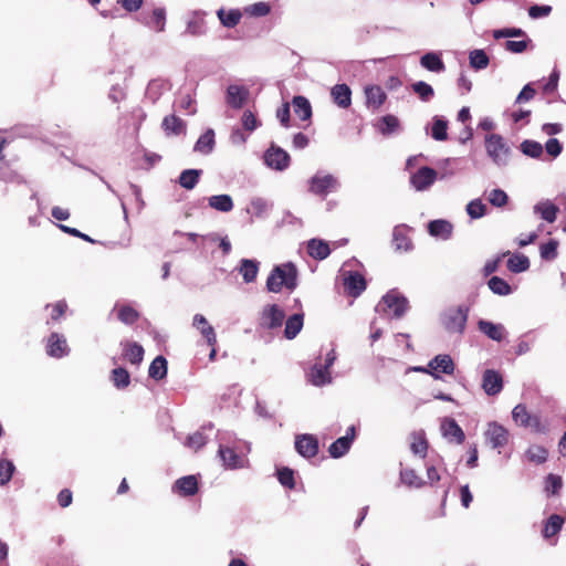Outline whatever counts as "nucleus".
I'll use <instances>...</instances> for the list:
<instances>
[{
    "label": "nucleus",
    "instance_id": "nucleus-17",
    "mask_svg": "<svg viewBox=\"0 0 566 566\" xmlns=\"http://www.w3.org/2000/svg\"><path fill=\"white\" fill-rule=\"evenodd\" d=\"M486 439L493 448L504 447L509 442L510 432L501 424L490 423L486 430Z\"/></svg>",
    "mask_w": 566,
    "mask_h": 566
},
{
    "label": "nucleus",
    "instance_id": "nucleus-64",
    "mask_svg": "<svg viewBox=\"0 0 566 566\" xmlns=\"http://www.w3.org/2000/svg\"><path fill=\"white\" fill-rule=\"evenodd\" d=\"M493 36H494V39L525 36V32L522 29H517V28H505V29L495 30L493 32Z\"/></svg>",
    "mask_w": 566,
    "mask_h": 566
},
{
    "label": "nucleus",
    "instance_id": "nucleus-9",
    "mask_svg": "<svg viewBox=\"0 0 566 566\" xmlns=\"http://www.w3.org/2000/svg\"><path fill=\"white\" fill-rule=\"evenodd\" d=\"M337 186V180L332 175H315L310 181V191L316 196L325 197Z\"/></svg>",
    "mask_w": 566,
    "mask_h": 566
},
{
    "label": "nucleus",
    "instance_id": "nucleus-24",
    "mask_svg": "<svg viewBox=\"0 0 566 566\" xmlns=\"http://www.w3.org/2000/svg\"><path fill=\"white\" fill-rule=\"evenodd\" d=\"M365 95L367 106L374 109H378L387 98L385 91L379 85L367 86Z\"/></svg>",
    "mask_w": 566,
    "mask_h": 566
},
{
    "label": "nucleus",
    "instance_id": "nucleus-46",
    "mask_svg": "<svg viewBox=\"0 0 566 566\" xmlns=\"http://www.w3.org/2000/svg\"><path fill=\"white\" fill-rule=\"evenodd\" d=\"M530 268V260L524 254H515L507 260V269L513 273H521Z\"/></svg>",
    "mask_w": 566,
    "mask_h": 566
},
{
    "label": "nucleus",
    "instance_id": "nucleus-19",
    "mask_svg": "<svg viewBox=\"0 0 566 566\" xmlns=\"http://www.w3.org/2000/svg\"><path fill=\"white\" fill-rule=\"evenodd\" d=\"M249 91L239 85H230L227 90V103L233 108H241L247 102Z\"/></svg>",
    "mask_w": 566,
    "mask_h": 566
},
{
    "label": "nucleus",
    "instance_id": "nucleus-7",
    "mask_svg": "<svg viewBox=\"0 0 566 566\" xmlns=\"http://www.w3.org/2000/svg\"><path fill=\"white\" fill-rule=\"evenodd\" d=\"M295 449L303 458H314L319 450L318 440L315 436L308 433L296 436Z\"/></svg>",
    "mask_w": 566,
    "mask_h": 566
},
{
    "label": "nucleus",
    "instance_id": "nucleus-40",
    "mask_svg": "<svg viewBox=\"0 0 566 566\" xmlns=\"http://www.w3.org/2000/svg\"><path fill=\"white\" fill-rule=\"evenodd\" d=\"M217 15L221 22V24L226 28H234L239 24L242 14L239 10L232 9L229 11H226L224 9H220L217 12Z\"/></svg>",
    "mask_w": 566,
    "mask_h": 566
},
{
    "label": "nucleus",
    "instance_id": "nucleus-3",
    "mask_svg": "<svg viewBox=\"0 0 566 566\" xmlns=\"http://www.w3.org/2000/svg\"><path fill=\"white\" fill-rule=\"evenodd\" d=\"M512 418L517 426L530 428L535 432H545L546 430L541 421V417L531 413L523 403H518L513 408Z\"/></svg>",
    "mask_w": 566,
    "mask_h": 566
},
{
    "label": "nucleus",
    "instance_id": "nucleus-12",
    "mask_svg": "<svg viewBox=\"0 0 566 566\" xmlns=\"http://www.w3.org/2000/svg\"><path fill=\"white\" fill-rule=\"evenodd\" d=\"M344 287L349 296L358 297L366 290L367 283L363 274L354 271L344 277Z\"/></svg>",
    "mask_w": 566,
    "mask_h": 566
},
{
    "label": "nucleus",
    "instance_id": "nucleus-33",
    "mask_svg": "<svg viewBox=\"0 0 566 566\" xmlns=\"http://www.w3.org/2000/svg\"><path fill=\"white\" fill-rule=\"evenodd\" d=\"M292 105L295 115L302 120H308L312 117V106L308 99L304 96H294Z\"/></svg>",
    "mask_w": 566,
    "mask_h": 566
},
{
    "label": "nucleus",
    "instance_id": "nucleus-43",
    "mask_svg": "<svg viewBox=\"0 0 566 566\" xmlns=\"http://www.w3.org/2000/svg\"><path fill=\"white\" fill-rule=\"evenodd\" d=\"M209 206L221 212H229L233 209V201L229 195H217L209 198Z\"/></svg>",
    "mask_w": 566,
    "mask_h": 566
},
{
    "label": "nucleus",
    "instance_id": "nucleus-54",
    "mask_svg": "<svg viewBox=\"0 0 566 566\" xmlns=\"http://www.w3.org/2000/svg\"><path fill=\"white\" fill-rule=\"evenodd\" d=\"M412 91L419 96V98L423 102L430 101L433 95L434 91L428 83L423 81L416 82L411 85Z\"/></svg>",
    "mask_w": 566,
    "mask_h": 566
},
{
    "label": "nucleus",
    "instance_id": "nucleus-45",
    "mask_svg": "<svg viewBox=\"0 0 566 566\" xmlns=\"http://www.w3.org/2000/svg\"><path fill=\"white\" fill-rule=\"evenodd\" d=\"M535 210L541 213V217L547 222H554L559 211L558 207L549 201L542 202L535 207Z\"/></svg>",
    "mask_w": 566,
    "mask_h": 566
},
{
    "label": "nucleus",
    "instance_id": "nucleus-10",
    "mask_svg": "<svg viewBox=\"0 0 566 566\" xmlns=\"http://www.w3.org/2000/svg\"><path fill=\"white\" fill-rule=\"evenodd\" d=\"M356 437V430L354 426H350L347 429L346 436L338 438L335 440L328 448L329 455L334 459H338L345 455Z\"/></svg>",
    "mask_w": 566,
    "mask_h": 566
},
{
    "label": "nucleus",
    "instance_id": "nucleus-58",
    "mask_svg": "<svg viewBox=\"0 0 566 566\" xmlns=\"http://www.w3.org/2000/svg\"><path fill=\"white\" fill-rule=\"evenodd\" d=\"M558 242L554 239L541 245V256L546 261H553L557 258Z\"/></svg>",
    "mask_w": 566,
    "mask_h": 566
},
{
    "label": "nucleus",
    "instance_id": "nucleus-26",
    "mask_svg": "<svg viewBox=\"0 0 566 566\" xmlns=\"http://www.w3.org/2000/svg\"><path fill=\"white\" fill-rule=\"evenodd\" d=\"M123 356L133 365H139L144 359V348L136 342L123 343Z\"/></svg>",
    "mask_w": 566,
    "mask_h": 566
},
{
    "label": "nucleus",
    "instance_id": "nucleus-28",
    "mask_svg": "<svg viewBox=\"0 0 566 566\" xmlns=\"http://www.w3.org/2000/svg\"><path fill=\"white\" fill-rule=\"evenodd\" d=\"M308 381L314 386H324L332 381L328 368L323 365H314L307 374Z\"/></svg>",
    "mask_w": 566,
    "mask_h": 566
},
{
    "label": "nucleus",
    "instance_id": "nucleus-13",
    "mask_svg": "<svg viewBox=\"0 0 566 566\" xmlns=\"http://www.w3.org/2000/svg\"><path fill=\"white\" fill-rule=\"evenodd\" d=\"M70 352L66 339L59 333H52L48 337L46 354L53 358H62Z\"/></svg>",
    "mask_w": 566,
    "mask_h": 566
},
{
    "label": "nucleus",
    "instance_id": "nucleus-22",
    "mask_svg": "<svg viewBox=\"0 0 566 566\" xmlns=\"http://www.w3.org/2000/svg\"><path fill=\"white\" fill-rule=\"evenodd\" d=\"M441 429L443 431V436L449 440L454 441L458 444L463 443L465 439L464 432L454 419H446L442 422Z\"/></svg>",
    "mask_w": 566,
    "mask_h": 566
},
{
    "label": "nucleus",
    "instance_id": "nucleus-25",
    "mask_svg": "<svg viewBox=\"0 0 566 566\" xmlns=\"http://www.w3.org/2000/svg\"><path fill=\"white\" fill-rule=\"evenodd\" d=\"M307 253L315 260H324L331 253L329 244L321 239H311L307 242Z\"/></svg>",
    "mask_w": 566,
    "mask_h": 566
},
{
    "label": "nucleus",
    "instance_id": "nucleus-60",
    "mask_svg": "<svg viewBox=\"0 0 566 566\" xmlns=\"http://www.w3.org/2000/svg\"><path fill=\"white\" fill-rule=\"evenodd\" d=\"M467 212L471 218L478 219L485 214L486 206L484 203H482V201L479 199L472 200L467 206Z\"/></svg>",
    "mask_w": 566,
    "mask_h": 566
},
{
    "label": "nucleus",
    "instance_id": "nucleus-61",
    "mask_svg": "<svg viewBox=\"0 0 566 566\" xmlns=\"http://www.w3.org/2000/svg\"><path fill=\"white\" fill-rule=\"evenodd\" d=\"M488 200L494 207H504L507 203L509 197L502 189H493L489 193Z\"/></svg>",
    "mask_w": 566,
    "mask_h": 566
},
{
    "label": "nucleus",
    "instance_id": "nucleus-16",
    "mask_svg": "<svg viewBox=\"0 0 566 566\" xmlns=\"http://www.w3.org/2000/svg\"><path fill=\"white\" fill-rule=\"evenodd\" d=\"M386 306L392 312L396 318H400L408 310V301L405 296L390 292L382 297Z\"/></svg>",
    "mask_w": 566,
    "mask_h": 566
},
{
    "label": "nucleus",
    "instance_id": "nucleus-31",
    "mask_svg": "<svg viewBox=\"0 0 566 566\" xmlns=\"http://www.w3.org/2000/svg\"><path fill=\"white\" fill-rule=\"evenodd\" d=\"M420 65L430 72L440 73L446 70V65L439 54L429 52L421 56Z\"/></svg>",
    "mask_w": 566,
    "mask_h": 566
},
{
    "label": "nucleus",
    "instance_id": "nucleus-4",
    "mask_svg": "<svg viewBox=\"0 0 566 566\" xmlns=\"http://www.w3.org/2000/svg\"><path fill=\"white\" fill-rule=\"evenodd\" d=\"M485 146L488 154L496 164L505 163L510 153V148L506 146L501 135L491 134L488 136Z\"/></svg>",
    "mask_w": 566,
    "mask_h": 566
},
{
    "label": "nucleus",
    "instance_id": "nucleus-62",
    "mask_svg": "<svg viewBox=\"0 0 566 566\" xmlns=\"http://www.w3.org/2000/svg\"><path fill=\"white\" fill-rule=\"evenodd\" d=\"M48 307H52L51 318L54 322H57L61 317H63L69 308L65 300H60L52 305L48 304L46 308Z\"/></svg>",
    "mask_w": 566,
    "mask_h": 566
},
{
    "label": "nucleus",
    "instance_id": "nucleus-32",
    "mask_svg": "<svg viewBox=\"0 0 566 566\" xmlns=\"http://www.w3.org/2000/svg\"><path fill=\"white\" fill-rule=\"evenodd\" d=\"M400 481L408 488L421 489L427 484L413 469L406 468L400 470Z\"/></svg>",
    "mask_w": 566,
    "mask_h": 566
},
{
    "label": "nucleus",
    "instance_id": "nucleus-6",
    "mask_svg": "<svg viewBox=\"0 0 566 566\" xmlns=\"http://www.w3.org/2000/svg\"><path fill=\"white\" fill-rule=\"evenodd\" d=\"M265 164L275 169L284 170L290 166V155L281 147L272 145L264 154Z\"/></svg>",
    "mask_w": 566,
    "mask_h": 566
},
{
    "label": "nucleus",
    "instance_id": "nucleus-36",
    "mask_svg": "<svg viewBox=\"0 0 566 566\" xmlns=\"http://www.w3.org/2000/svg\"><path fill=\"white\" fill-rule=\"evenodd\" d=\"M479 329L485 334L489 338L501 342L503 338V326L494 324L492 322L481 319L479 322Z\"/></svg>",
    "mask_w": 566,
    "mask_h": 566
},
{
    "label": "nucleus",
    "instance_id": "nucleus-59",
    "mask_svg": "<svg viewBox=\"0 0 566 566\" xmlns=\"http://www.w3.org/2000/svg\"><path fill=\"white\" fill-rule=\"evenodd\" d=\"M241 122H242L243 128L248 132H253L261 125V123L256 118L255 114L253 112H251L250 109H247L243 112Z\"/></svg>",
    "mask_w": 566,
    "mask_h": 566
},
{
    "label": "nucleus",
    "instance_id": "nucleus-42",
    "mask_svg": "<svg viewBox=\"0 0 566 566\" xmlns=\"http://www.w3.org/2000/svg\"><path fill=\"white\" fill-rule=\"evenodd\" d=\"M139 317V312L128 304L122 305L117 310V318L126 325L135 324Z\"/></svg>",
    "mask_w": 566,
    "mask_h": 566
},
{
    "label": "nucleus",
    "instance_id": "nucleus-52",
    "mask_svg": "<svg viewBox=\"0 0 566 566\" xmlns=\"http://www.w3.org/2000/svg\"><path fill=\"white\" fill-rule=\"evenodd\" d=\"M111 379L117 388H126L130 382L129 373L123 367L113 369Z\"/></svg>",
    "mask_w": 566,
    "mask_h": 566
},
{
    "label": "nucleus",
    "instance_id": "nucleus-37",
    "mask_svg": "<svg viewBox=\"0 0 566 566\" xmlns=\"http://www.w3.org/2000/svg\"><path fill=\"white\" fill-rule=\"evenodd\" d=\"M161 126L167 134L175 135L184 133L186 128L185 122L176 115L166 116L163 119Z\"/></svg>",
    "mask_w": 566,
    "mask_h": 566
},
{
    "label": "nucleus",
    "instance_id": "nucleus-51",
    "mask_svg": "<svg viewBox=\"0 0 566 566\" xmlns=\"http://www.w3.org/2000/svg\"><path fill=\"white\" fill-rule=\"evenodd\" d=\"M488 285L490 290L497 295H509L512 291L510 284L499 276H492L489 280Z\"/></svg>",
    "mask_w": 566,
    "mask_h": 566
},
{
    "label": "nucleus",
    "instance_id": "nucleus-21",
    "mask_svg": "<svg viewBox=\"0 0 566 566\" xmlns=\"http://www.w3.org/2000/svg\"><path fill=\"white\" fill-rule=\"evenodd\" d=\"M334 103L342 107L348 108L352 104V91L347 84H336L331 91Z\"/></svg>",
    "mask_w": 566,
    "mask_h": 566
},
{
    "label": "nucleus",
    "instance_id": "nucleus-34",
    "mask_svg": "<svg viewBox=\"0 0 566 566\" xmlns=\"http://www.w3.org/2000/svg\"><path fill=\"white\" fill-rule=\"evenodd\" d=\"M239 272L245 283H251L256 279L259 272V262L255 260L243 259L241 261Z\"/></svg>",
    "mask_w": 566,
    "mask_h": 566
},
{
    "label": "nucleus",
    "instance_id": "nucleus-2",
    "mask_svg": "<svg viewBox=\"0 0 566 566\" xmlns=\"http://www.w3.org/2000/svg\"><path fill=\"white\" fill-rule=\"evenodd\" d=\"M469 308L460 305L447 310L442 316V324L449 333L462 334L465 329Z\"/></svg>",
    "mask_w": 566,
    "mask_h": 566
},
{
    "label": "nucleus",
    "instance_id": "nucleus-20",
    "mask_svg": "<svg viewBox=\"0 0 566 566\" xmlns=\"http://www.w3.org/2000/svg\"><path fill=\"white\" fill-rule=\"evenodd\" d=\"M193 326L200 331L201 335L207 339L209 346L213 347L217 345V336L214 329L209 325L207 318L201 314L193 316Z\"/></svg>",
    "mask_w": 566,
    "mask_h": 566
},
{
    "label": "nucleus",
    "instance_id": "nucleus-56",
    "mask_svg": "<svg viewBox=\"0 0 566 566\" xmlns=\"http://www.w3.org/2000/svg\"><path fill=\"white\" fill-rule=\"evenodd\" d=\"M277 480L279 482L290 490H293L295 488V479H294V471L287 467L281 468L277 470Z\"/></svg>",
    "mask_w": 566,
    "mask_h": 566
},
{
    "label": "nucleus",
    "instance_id": "nucleus-5",
    "mask_svg": "<svg viewBox=\"0 0 566 566\" xmlns=\"http://www.w3.org/2000/svg\"><path fill=\"white\" fill-rule=\"evenodd\" d=\"M285 313L276 304L266 305L260 316V326L265 329H275L282 326Z\"/></svg>",
    "mask_w": 566,
    "mask_h": 566
},
{
    "label": "nucleus",
    "instance_id": "nucleus-14",
    "mask_svg": "<svg viewBox=\"0 0 566 566\" xmlns=\"http://www.w3.org/2000/svg\"><path fill=\"white\" fill-rule=\"evenodd\" d=\"M198 490V480L195 475L179 478L172 485V492L182 497L193 496Z\"/></svg>",
    "mask_w": 566,
    "mask_h": 566
},
{
    "label": "nucleus",
    "instance_id": "nucleus-63",
    "mask_svg": "<svg viewBox=\"0 0 566 566\" xmlns=\"http://www.w3.org/2000/svg\"><path fill=\"white\" fill-rule=\"evenodd\" d=\"M563 486V481L559 475L556 474H548L546 478V490L551 492L553 495H557L559 493V490Z\"/></svg>",
    "mask_w": 566,
    "mask_h": 566
},
{
    "label": "nucleus",
    "instance_id": "nucleus-38",
    "mask_svg": "<svg viewBox=\"0 0 566 566\" xmlns=\"http://www.w3.org/2000/svg\"><path fill=\"white\" fill-rule=\"evenodd\" d=\"M149 377L155 380H161L167 375V360L164 356H157L148 369Z\"/></svg>",
    "mask_w": 566,
    "mask_h": 566
},
{
    "label": "nucleus",
    "instance_id": "nucleus-35",
    "mask_svg": "<svg viewBox=\"0 0 566 566\" xmlns=\"http://www.w3.org/2000/svg\"><path fill=\"white\" fill-rule=\"evenodd\" d=\"M303 314H293L285 322L284 336L287 339H293L303 327Z\"/></svg>",
    "mask_w": 566,
    "mask_h": 566
},
{
    "label": "nucleus",
    "instance_id": "nucleus-18",
    "mask_svg": "<svg viewBox=\"0 0 566 566\" xmlns=\"http://www.w3.org/2000/svg\"><path fill=\"white\" fill-rule=\"evenodd\" d=\"M410 450L415 455L424 459L428 453L429 442L426 438V433L420 431H413L410 437Z\"/></svg>",
    "mask_w": 566,
    "mask_h": 566
},
{
    "label": "nucleus",
    "instance_id": "nucleus-57",
    "mask_svg": "<svg viewBox=\"0 0 566 566\" xmlns=\"http://www.w3.org/2000/svg\"><path fill=\"white\" fill-rule=\"evenodd\" d=\"M523 154L532 158H538L543 154V146L535 140H524L521 144Z\"/></svg>",
    "mask_w": 566,
    "mask_h": 566
},
{
    "label": "nucleus",
    "instance_id": "nucleus-53",
    "mask_svg": "<svg viewBox=\"0 0 566 566\" xmlns=\"http://www.w3.org/2000/svg\"><path fill=\"white\" fill-rule=\"evenodd\" d=\"M470 65L475 70H483L489 65V56L483 50H473L470 53Z\"/></svg>",
    "mask_w": 566,
    "mask_h": 566
},
{
    "label": "nucleus",
    "instance_id": "nucleus-44",
    "mask_svg": "<svg viewBox=\"0 0 566 566\" xmlns=\"http://www.w3.org/2000/svg\"><path fill=\"white\" fill-rule=\"evenodd\" d=\"M147 24L155 31L163 32L166 24V10L164 8H155Z\"/></svg>",
    "mask_w": 566,
    "mask_h": 566
},
{
    "label": "nucleus",
    "instance_id": "nucleus-23",
    "mask_svg": "<svg viewBox=\"0 0 566 566\" xmlns=\"http://www.w3.org/2000/svg\"><path fill=\"white\" fill-rule=\"evenodd\" d=\"M206 13L202 11H195L187 22L186 33L192 36H199L206 33Z\"/></svg>",
    "mask_w": 566,
    "mask_h": 566
},
{
    "label": "nucleus",
    "instance_id": "nucleus-49",
    "mask_svg": "<svg viewBox=\"0 0 566 566\" xmlns=\"http://www.w3.org/2000/svg\"><path fill=\"white\" fill-rule=\"evenodd\" d=\"M200 170L187 169L180 174L179 184L185 189H192L198 184Z\"/></svg>",
    "mask_w": 566,
    "mask_h": 566
},
{
    "label": "nucleus",
    "instance_id": "nucleus-1",
    "mask_svg": "<svg viewBox=\"0 0 566 566\" xmlns=\"http://www.w3.org/2000/svg\"><path fill=\"white\" fill-rule=\"evenodd\" d=\"M297 286V269L291 263L275 265L266 279V289L272 293H280L283 287L294 291Z\"/></svg>",
    "mask_w": 566,
    "mask_h": 566
},
{
    "label": "nucleus",
    "instance_id": "nucleus-47",
    "mask_svg": "<svg viewBox=\"0 0 566 566\" xmlns=\"http://www.w3.org/2000/svg\"><path fill=\"white\" fill-rule=\"evenodd\" d=\"M526 457L530 462L542 464L547 460L548 451L542 446L533 444L527 449Z\"/></svg>",
    "mask_w": 566,
    "mask_h": 566
},
{
    "label": "nucleus",
    "instance_id": "nucleus-48",
    "mask_svg": "<svg viewBox=\"0 0 566 566\" xmlns=\"http://www.w3.org/2000/svg\"><path fill=\"white\" fill-rule=\"evenodd\" d=\"M399 126V119L395 115L389 114L380 118L378 128L382 135H390L395 133Z\"/></svg>",
    "mask_w": 566,
    "mask_h": 566
},
{
    "label": "nucleus",
    "instance_id": "nucleus-15",
    "mask_svg": "<svg viewBox=\"0 0 566 566\" xmlns=\"http://www.w3.org/2000/svg\"><path fill=\"white\" fill-rule=\"evenodd\" d=\"M437 178V171L430 167H421L410 178L411 185L419 191L431 186Z\"/></svg>",
    "mask_w": 566,
    "mask_h": 566
},
{
    "label": "nucleus",
    "instance_id": "nucleus-11",
    "mask_svg": "<svg viewBox=\"0 0 566 566\" xmlns=\"http://www.w3.org/2000/svg\"><path fill=\"white\" fill-rule=\"evenodd\" d=\"M482 388L489 396H495L503 389L502 375L494 369H486L482 376Z\"/></svg>",
    "mask_w": 566,
    "mask_h": 566
},
{
    "label": "nucleus",
    "instance_id": "nucleus-30",
    "mask_svg": "<svg viewBox=\"0 0 566 566\" xmlns=\"http://www.w3.org/2000/svg\"><path fill=\"white\" fill-rule=\"evenodd\" d=\"M392 247L396 251H409L412 249V241L403 227H396L392 233Z\"/></svg>",
    "mask_w": 566,
    "mask_h": 566
},
{
    "label": "nucleus",
    "instance_id": "nucleus-55",
    "mask_svg": "<svg viewBox=\"0 0 566 566\" xmlns=\"http://www.w3.org/2000/svg\"><path fill=\"white\" fill-rule=\"evenodd\" d=\"M15 467L12 461L8 459H0V485H6L10 482Z\"/></svg>",
    "mask_w": 566,
    "mask_h": 566
},
{
    "label": "nucleus",
    "instance_id": "nucleus-29",
    "mask_svg": "<svg viewBox=\"0 0 566 566\" xmlns=\"http://www.w3.org/2000/svg\"><path fill=\"white\" fill-rule=\"evenodd\" d=\"M453 226L447 220H433L428 224V231L432 237L449 239L452 234Z\"/></svg>",
    "mask_w": 566,
    "mask_h": 566
},
{
    "label": "nucleus",
    "instance_id": "nucleus-8",
    "mask_svg": "<svg viewBox=\"0 0 566 566\" xmlns=\"http://www.w3.org/2000/svg\"><path fill=\"white\" fill-rule=\"evenodd\" d=\"M422 370L438 379L440 378L438 373L452 375L454 371V363L449 355H437L430 360L428 368Z\"/></svg>",
    "mask_w": 566,
    "mask_h": 566
},
{
    "label": "nucleus",
    "instance_id": "nucleus-39",
    "mask_svg": "<svg viewBox=\"0 0 566 566\" xmlns=\"http://www.w3.org/2000/svg\"><path fill=\"white\" fill-rule=\"evenodd\" d=\"M564 524V517H562L558 514H552L543 528V536L545 538H551L555 536L563 527Z\"/></svg>",
    "mask_w": 566,
    "mask_h": 566
},
{
    "label": "nucleus",
    "instance_id": "nucleus-41",
    "mask_svg": "<svg viewBox=\"0 0 566 566\" xmlns=\"http://www.w3.org/2000/svg\"><path fill=\"white\" fill-rule=\"evenodd\" d=\"M214 146V132L212 129L206 130L197 140L195 150L201 154H209Z\"/></svg>",
    "mask_w": 566,
    "mask_h": 566
},
{
    "label": "nucleus",
    "instance_id": "nucleus-27",
    "mask_svg": "<svg viewBox=\"0 0 566 566\" xmlns=\"http://www.w3.org/2000/svg\"><path fill=\"white\" fill-rule=\"evenodd\" d=\"M218 455L227 469H238L242 467L241 457L230 447L220 446Z\"/></svg>",
    "mask_w": 566,
    "mask_h": 566
},
{
    "label": "nucleus",
    "instance_id": "nucleus-50",
    "mask_svg": "<svg viewBox=\"0 0 566 566\" xmlns=\"http://www.w3.org/2000/svg\"><path fill=\"white\" fill-rule=\"evenodd\" d=\"M448 122L440 117H434L431 127V136L436 140H447L448 138Z\"/></svg>",
    "mask_w": 566,
    "mask_h": 566
}]
</instances>
